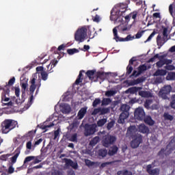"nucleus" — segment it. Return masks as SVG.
<instances>
[{"instance_id":"nucleus-23","label":"nucleus","mask_w":175,"mask_h":175,"mask_svg":"<svg viewBox=\"0 0 175 175\" xmlns=\"http://www.w3.org/2000/svg\"><path fill=\"white\" fill-rule=\"evenodd\" d=\"M118 152V147L116 146H113L111 147L108 151V154L109 157H113V155H116L117 152Z\"/></svg>"},{"instance_id":"nucleus-49","label":"nucleus","mask_w":175,"mask_h":175,"mask_svg":"<svg viewBox=\"0 0 175 175\" xmlns=\"http://www.w3.org/2000/svg\"><path fill=\"white\" fill-rule=\"evenodd\" d=\"M69 140H70V142H73L77 143V133L72 134L70 136Z\"/></svg>"},{"instance_id":"nucleus-54","label":"nucleus","mask_w":175,"mask_h":175,"mask_svg":"<svg viewBox=\"0 0 175 175\" xmlns=\"http://www.w3.org/2000/svg\"><path fill=\"white\" fill-rule=\"evenodd\" d=\"M167 36H169V33H167V27H164L163 29V38L167 39Z\"/></svg>"},{"instance_id":"nucleus-2","label":"nucleus","mask_w":175,"mask_h":175,"mask_svg":"<svg viewBox=\"0 0 175 175\" xmlns=\"http://www.w3.org/2000/svg\"><path fill=\"white\" fill-rule=\"evenodd\" d=\"M17 121L12 119H5L1 124V133L3 135H8L9 132H11V131H13V129L17 126Z\"/></svg>"},{"instance_id":"nucleus-63","label":"nucleus","mask_w":175,"mask_h":175,"mask_svg":"<svg viewBox=\"0 0 175 175\" xmlns=\"http://www.w3.org/2000/svg\"><path fill=\"white\" fill-rule=\"evenodd\" d=\"M131 17H132L133 20H136V17H137V12L134 11L131 12Z\"/></svg>"},{"instance_id":"nucleus-50","label":"nucleus","mask_w":175,"mask_h":175,"mask_svg":"<svg viewBox=\"0 0 175 175\" xmlns=\"http://www.w3.org/2000/svg\"><path fill=\"white\" fill-rule=\"evenodd\" d=\"M18 153H15V154L11 157V162L12 164L16 163L17 162V158H18Z\"/></svg>"},{"instance_id":"nucleus-34","label":"nucleus","mask_w":175,"mask_h":175,"mask_svg":"<svg viewBox=\"0 0 175 175\" xmlns=\"http://www.w3.org/2000/svg\"><path fill=\"white\" fill-rule=\"evenodd\" d=\"M174 10V5L173 4H170L169 6V12L170 13L171 16L173 17V23H175V11Z\"/></svg>"},{"instance_id":"nucleus-14","label":"nucleus","mask_w":175,"mask_h":175,"mask_svg":"<svg viewBox=\"0 0 175 175\" xmlns=\"http://www.w3.org/2000/svg\"><path fill=\"white\" fill-rule=\"evenodd\" d=\"M170 91H172V87H164L163 90L160 92V95H161V98H163V99H167V94H170Z\"/></svg>"},{"instance_id":"nucleus-57","label":"nucleus","mask_w":175,"mask_h":175,"mask_svg":"<svg viewBox=\"0 0 175 175\" xmlns=\"http://www.w3.org/2000/svg\"><path fill=\"white\" fill-rule=\"evenodd\" d=\"M9 157H10V154H2L1 156H0V161H8V158H9Z\"/></svg>"},{"instance_id":"nucleus-1","label":"nucleus","mask_w":175,"mask_h":175,"mask_svg":"<svg viewBox=\"0 0 175 175\" xmlns=\"http://www.w3.org/2000/svg\"><path fill=\"white\" fill-rule=\"evenodd\" d=\"M113 10H114L111 11L110 20H111V21L120 23L122 20V17L125 16V12L128 10V4L121 3L120 8L116 11L115 14H113Z\"/></svg>"},{"instance_id":"nucleus-27","label":"nucleus","mask_w":175,"mask_h":175,"mask_svg":"<svg viewBox=\"0 0 175 175\" xmlns=\"http://www.w3.org/2000/svg\"><path fill=\"white\" fill-rule=\"evenodd\" d=\"M85 71L83 70L79 72V75L75 81V84H77V85H78V84H80V83H83V73H85Z\"/></svg>"},{"instance_id":"nucleus-47","label":"nucleus","mask_w":175,"mask_h":175,"mask_svg":"<svg viewBox=\"0 0 175 175\" xmlns=\"http://www.w3.org/2000/svg\"><path fill=\"white\" fill-rule=\"evenodd\" d=\"M100 103H102L100 98H95L94 100L93 101L92 106L93 107H96V106H98V105H100Z\"/></svg>"},{"instance_id":"nucleus-37","label":"nucleus","mask_w":175,"mask_h":175,"mask_svg":"<svg viewBox=\"0 0 175 175\" xmlns=\"http://www.w3.org/2000/svg\"><path fill=\"white\" fill-rule=\"evenodd\" d=\"M166 80H168V81L175 80V72H169L166 77Z\"/></svg>"},{"instance_id":"nucleus-12","label":"nucleus","mask_w":175,"mask_h":175,"mask_svg":"<svg viewBox=\"0 0 175 175\" xmlns=\"http://www.w3.org/2000/svg\"><path fill=\"white\" fill-rule=\"evenodd\" d=\"M146 172L150 175H159L161 170H159V168H154L152 170V165L149 164L146 166Z\"/></svg>"},{"instance_id":"nucleus-55","label":"nucleus","mask_w":175,"mask_h":175,"mask_svg":"<svg viewBox=\"0 0 175 175\" xmlns=\"http://www.w3.org/2000/svg\"><path fill=\"white\" fill-rule=\"evenodd\" d=\"M35 159V157L33 156H29L27 157L24 160V163H27V162H31V161Z\"/></svg>"},{"instance_id":"nucleus-58","label":"nucleus","mask_w":175,"mask_h":175,"mask_svg":"<svg viewBox=\"0 0 175 175\" xmlns=\"http://www.w3.org/2000/svg\"><path fill=\"white\" fill-rule=\"evenodd\" d=\"M113 126H114V121L112 120L107 124V129L108 131H110V129H111V128H113Z\"/></svg>"},{"instance_id":"nucleus-19","label":"nucleus","mask_w":175,"mask_h":175,"mask_svg":"<svg viewBox=\"0 0 175 175\" xmlns=\"http://www.w3.org/2000/svg\"><path fill=\"white\" fill-rule=\"evenodd\" d=\"M88 109V107H82L79 111V112L77 113L78 120H83V118H84V116H85V114L87 113Z\"/></svg>"},{"instance_id":"nucleus-35","label":"nucleus","mask_w":175,"mask_h":175,"mask_svg":"<svg viewBox=\"0 0 175 175\" xmlns=\"http://www.w3.org/2000/svg\"><path fill=\"white\" fill-rule=\"evenodd\" d=\"M140 90H142L141 87H133L129 88V92H130V94H136V92L140 91Z\"/></svg>"},{"instance_id":"nucleus-42","label":"nucleus","mask_w":175,"mask_h":175,"mask_svg":"<svg viewBox=\"0 0 175 175\" xmlns=\"http://www.w3.org/2000/svg\"><path fill=\"white\" fill-rule=\"evenodd\" d=\"M109 113H110V108H101L99 116H105V114H107Z\"/></svg>"},{"instance_id":"nucleus-28","label":"nucleus","mask_w":175,"mask_h":175,"mask_svg":"<svg viewBox=\"0 0 175 175\" xmlns=\"http://www.w3.org/2000/svg\"><path fill=\"white\" fill-rule=\"evenodd\" d=\"M146 70H147V66H146V64L140 65L138 67V72L137 74V76H140V75H142L143 72H146Z\"/></svg>"},{"instance_id":"nucleus-32","label":"nucleus","mask_w":175,"mask_h":175,"mask_svg":"<svg viewBox=\"0 0 175 175\" xmlns=\"http://www.w3.org/2000/svg\"><path fill=\"white\" fill-rule=\"evenodd\" d=\"M111 103V100L109 98H103L101 100V106H108Z\"/></svg>"},{"instance_id":"nucleus-39","label":"nucleus","mask_w":175,"mask_h":175,"mask_svg":"<svg viewBox=\"0 0 175 175\" xmlns=\"http://www.w3.org/2000/svg\"><path fill=\"white\" fill-rule=\"evenodd\" d=\"M163 117L165 120H167L168 121H173L174 120V117L169 114V113H164Z\"/></svg>"},{"instance_id":"nucleus-21","label":"nucleus","mask_w":175,"mask_h":175,"mask_svg":"<svg viewBox=\"0 0 175 175\" xmlns=\"http://www.w3.org/2000/svg\"><path fill=\"white\" fill-rule=\"evenodd\" d=\"M21 87L22 88L21 92L22 95L21 97L24 98L25 96V91H27V89L28 88V82L26 81L25 82H21Z\"/></svg>"},{"instance_id":"nucleus-16","label":"nucleus","mask_w":175,"mask_h":175,"mask_svg":"<svg viewBox=\"0 0 175 175\" xmlns=\"http://www.w3.org/2000/svg\"><path fill=\"white\" fill-rule=\"evenodd\" d=\"M107 75V73H106L105 72L98 71L97 72H96L94 81L96 82L98 80H103V81L106 79Z\"/></svg>"},{"instance_id":"nucleus-13","label":"nucleus","mask_w":175,"mask_h":175,"mask_svg":"<svg viewBox=\"0 0 175 175\" xmlns=\"http://www.w3.org/2000/svg\"><path fill=\"white\" fill-rule=\"evenodd\" d=\"M167 40H169L168 38H165V37L162 38V36L161 34H159L157 37L158 49H160L161 47H162V46H163V44H165L166 42H167Z\"/></svg>"},{"instance_id":"nucleus-30","label":"nucleus","mask_w":175,"mask_h":175,"mask_svg":"<svg viewBox=\"0 0 175 175\" xmlns=\"http://www.w3.org/2000/svg\"><path fill=\"white\" fill-rule=\"evenodd\" d=\"M62 107H63V113H65V114H68L70 111H72V108L70 107V105L68 104H64Z\"/></svg>"},{"instance_id":"nucleus-9","label":"nucleus","mask_w":175,"mask_h":175,"mask_svg":"<svg viewBox=\"0 0 175 175\" xmlns=\"http://www.w3.org/2000/svg\"><path fill=\"white\" fill-rule=\"evenodd\" d=\"M96 132V124H85V136H91Z\"/></svg>"},{"instance_id":"nucleus-38","label":"nucleus","mask_w":175,"mask_h":175,"mask_svg":"<svg viewBox=\"0 0 175 175\" xmlns=\"http://www.w3.org/2000/svg\"><path fill=\"white\" fill-rule=\"evenodd\" d=\"M144 79L143 78H138L131 82V85H136L137 84H140V83H143Z\"/></svg>"},{"instance_id":"nucleus-20","label":"nucleus","mask_w":175,"mask_h":175,"mask_svg":"<svg viewBox=\"0 0 175 175\" xmlns=\"http://www.w3.org/2000/svg\"><path fill=\"white\" fill-rule=\"evenodd\" d=\"M10 92V89L3 90V92L1 94V100H3V102H9L10 98L9 97H6V95L9 96Z\"/></svg>"},{"instance_id":"nucleus-17","label":"nucleus","mask_w":175,"mask_h":175,"mask_svg":"<svg viewBox=\"0 0 175 175\" xmlns=\"http://www.w3.org/2000/svg\"><path fill=\"white\" fill-rule=\"evenodd\" d=\"M138 131L140 132V133H146V135L150 133V129L144 124H141L138 126Z\"/></svg>"},{"instance_id":"nucleus-41","label":"nucleus","mask_w":175,"mask_h":175,"mask_svg":"<svg viewBox=\"0 0 175 175\" xmlns=\"http://www.w3.org/2000/svg\"><path fill=\"white\" fill-rule=\"evenodd\" d=\"M106 122H107V119H106V118L100 119L97 122V126H103V125H105V124H106Z\"/></svg>"},{"instance_id":"nucleus-22","label":"nucleus","mask_w":175,"mask_h":175,"mask_svg":"<svg viewBox=\"0 0 175 175\" xmlns=\"http://www.w3.org/2000/svg\"><path fill=\"white\" fill-rule=\"evenodd\" d=\"M139 95L142 98H152V94L148 91H139Z\"/></svg>"},{"instance_id":"nucleus-62","label":"nucleus","mask_w":175,"mask_h":175,"mask_svg":"<svg viewBox=\"0 0 175 175\" xmlns=\"http://www.w3.org/2000/svg\"><path fill=\"white\" fill-rule=\"evenodd\" d=\"M15 90V95L17 98L20 97V88L18 87H15L14 88Z\"/></svg>"},{"instance_id":"nucleus-3","label":"nucleus","mask_w":175,"mask_h":175,"mask_svg":"<svg viewBox=\"0 0 175 175\" xmlns=\"http://www.w3.org/2000/svg\"><path fill=\"white\" fill-rule=\"evenodd\" d=\"M87 27L83 26L77 30L75 33V39L76 42H79L80 43L84 42V39L87 38Z\"/></svg>"},{"instance_id":"nucleus-24","label":"nucleus","mask_w":175,"mask_h":175,"mask_svg":"<svg viewBox=\"0 0 175 175\" xmlns=\"http://www.w3.org/2000/svg\"><path fill=\"white\" fill-rule=\"evenodd\" d=\"M143 120L144 121L145 124H147V125H150V126H152V125L155 124V122L154 120H152L151 116H145Z\"/></svg>"},{"instance_id":"nucleus-15","label":"nucleus","mask_w":175,"mask_h":175,"mask_svg":"<svg viewBox=\"0 0 175 175\" xmlns=\"http://www.w3.org/2000/svg\"><path fill=\"white\" fill-rule=\"evenodd\" d=\"M64 161L66 166H70L72 169H75V170L79 169V164H77V162H74L70 159H64Z\"/></svg>"},{"instance_id":"nucleus-7","label":"nucleus","mask_w":175,"mask_h":175,"mask_svg":"<svg viewBox=\"0 0 175 175\" xmlns=\"http://www.w3.org/2000/svg\"><path fill=\"white\" fill-rule=\"evenodd\" d=\"M117 140L113 135H107L103 139V146L104 147H109L111 144H114V142Z\"/></svg>"},{"instance_id":"nucleus-10","label":"nucleus","mask_w":175,"mask_h":175,"mask_svg":"<svg viewBox=\"0 0 175 175\" xmlns=\"http://www.w3.org/2000/svg\"><path fill=\"white\" fill-rule=\"evenodd\" d=\"M134 117L139 121H143L144 118L146 117V112H144V109L142 107L137 108L135 111Z\"/></svg>"},{"instance_id":"nucleus-31","label":"nucleus","mask_w":175,"mask_h":175,"mask_svg":"<svg viewBox=\"0 0 175 175\" xmlns=\"http://www.w3.org/2000/svg\"><path fill=\"white\" fill-rule=\"evenodd\" d=\"M100 138L99 137L96 136L94 137L90 142V146L92 147H94V146H96L98 143H99Z\"/></svg>"},{"instance_id":"nucleus-5","label":"nucleus","mask_w":175,"mask_h":175,"mask_svg":"<svg viewBox=\"0 0 175 175\" xmlns=\"http://www.w3.org/2000/svg\"><path fill=\"white\" fill-rule=\"evenodd\" d=\"M113 40H116V42H129V40H133V39H135V37H131V35L127 36L125 38L118 36V30L117 29V27L113 29Z\"/></svg>"},{"instance_id":"nucleus-64","label":"nucleus","mask_w":175,"mask_h":175,"mask_svg":"<svg viewBox=\"0 0 175 175\" xmlns=\"http://www.w3.org/2000/svg\"><path fill=\"white\" fill-rule=\"evenodd\" d=\"M123 175H132V172L126 170L123 171Z\"/></svg>"},{"instance_id":"nucleus-43","label":"nucleus","mask_w":175,"mask_h":175,"mask_svg":"<svg viewBox=\"0 0 175 175\" xmlns=\"http://www.w3.org/2000/svg\"><path fill=\"white\" fill-rule=\"evenodd\" d=\"M67 53L68 54H69V55H73V54H76L77 53H79V49H69L67 50Z\"/></svg>"},{"instance_id":"nucleus-51","label":"nucleus","mask_w":175,"mask_h":175,"mask_svg":"<svg viewBox=\"0 0 175 175\" xmlns=\"http://www.w3.org/2000/svg\"><path fill=\"white\" fill-rule=\"evenodd\" d=\"M144 30L137 31V33L135 35V39H140V38L143 36V33H144Z\"/></svg>"},{"instance_id":"nucleus-29","label":"nucleus","mask_w":175,"mask_h":175,"mask_svg":"<svg viewBox=\"0 0 175 175\" xmlns=\"http://www.w3.org/2000/svg\"><path fill=\"white\" fill-rule=\"evenodd\" d=\"M66 46L64 44L59 46L58 49H57L55 46H53L51 48V51H54L55 54H57L58 51H61V50H64Z\"/></svg>"},{"instance_id":"nucleus-56","label":"nucleus","mask_w":175,"mask_h":175,"mask_svg":"<svg viewBox=\"0 0 175 175\" xmlns=\"http://www.w3.org/2000/svg\"><path fill=\"white\" fill-rule=\"evenodd\" d=\"M112 163H114V161H109V162L103 163H101L100 167L101 169H103V167H106L107 166V165H111Z\"/></svg>"},{"instance_id":"nucleus-52","label":"nucleus","mask_w":175,"mask_h":175,"mask_svg":"<svg viewBox=\"0 0 175 175\" xmlns=\"http://www.w3.org/2000/svg\"><path fill=\"white\" fill-rule=\"evenodd\" d=\"M151 103H152V100H146L144 103V107H146V109H150Z\"/></svg>"},{"instance_id":"nucleus-4","label":"nucleus","mask_w":175,"mask_h":175,"mask_svg":"<svg viewBox=\"0 0 175 175\" xmlns=\"http://www.w3.org/2000/svg\"><path fill=\"white\" fill-rule=\"evenodd\" d=\"M120 110L122 111L118 120V124H124L125 120L129 117V105L124 104L120 107Z\"/></svg>"},{"instance_id":"nucleus-8","label":"nucleus","mask_w":175,"mask_h":175,"mask_svg":"<svg viewBox=\"0 0 175 175\" xmlns=\"http://www.w3.org/2000/svg\"><path fill=\"white\" fill-rule=\"evenodd\" d=\"M36 80V79L35 78H33L31 80V85H30V88H29L31 96L27 103V105L29 106V107L31 106V105H32L33 103V92H35V90H36V85L35 84Z\"/></svg>"},{"instance_id":"nucleus-61","label":"nucleus","mask_w":175,"mask_h":175,"mask_svg":"<svg viewBox=\"0 0 175 175\" xmlns=\"http://www.w3.org/2000/svg\"><path fill=\"white\" fill-rule=\"evenodd\" d=\"M85 162L86 166H94V165H95L94 162H92L91 161V160H89V159H86Z\"/></svg>"},{"instance_id":"nucleus-6","label":"nucleus","mask_w":175,"mask_h":175,"mask_svg":"<svg viewBox=\"0 0 175 175\" xmlns=\"http://www.w3.org/2000/svg\"><path fill=\"white\" fill-rule=\"evenodd\" d=\"M131 139H133L131 142V148H137L141 143L143 142V136L142 134L137 133L135 137H131Z\"/></svg>"},{"instance_id":"nucleus-44","label":"nucleus","mask_w":175,"mask_h":175,"mask_svg":"<svg viewBox=\"0 0 175 175\" xmlns=\"http://www.w3.org/2000/svg\"><path fill=\"white\" fill-rule=\"evenodd\" d=\"M156 65L158 68H162L163 65H166V62L163 60V59H160L159 61L157 62Z\"/></svg>"},{"instance_id":"nucleus-59","label":"nucleus","mask_w":175,"mask_h":175,"mask_svg":"<svg viewBox=\"0 0 175 175\" xmlns=\"http://www.w3.org/2000/svg\"><path fill=\"white\" fill-rule=\"evenodd\" d=\"M23 137H29L32 139L33 137V131H29L28 133L25 134Z\"/></svg>"},{"instance_id":"nucleus-48","label":"nucleus","mask_w":175,"mask_h":175,"mask_svg":"<svg viewBox=\"0 0 175 175\" xmlns=\"http://www.w3.org/2000/svg\"><path fill=\"white\" fill-rule=\"evenodd\" d=\"M42 80L44 81H46L47 79L49 78V74L46 72V71H42L40 72Z\"/></svg>"},{"instance_id":"nucleus-25","label":"nucleus","mask_w":175,"mask_h":175,"mask_svg":"<svg viewBox=\"0 0 175 175\" xmlns=\"http://www.w3.org/2000/svg\"><path fill=\"white\" fill-rule=\"evenodd\" d=\"M97 154L99 158H105L107 155V150L106 148H101L98 150Z\"/></svg>"},{"instance_id":"nucleus-36","label":"nucleus","mask_w":175,"mask_h":175,"mask_svg":"<svg viewBox=\"0 0 175 175\" xmlns=\"http://www.w3.org/2000/svg\"><path fill=\"white\" fill-rule=\"evenodd\" d=\"M117 94V92L115 90H108L105 92V96L110 98V96H114Z\"/></svg>"},{"instance_id":"nucleus-46","label":"nucleus","mask_w":175,"mask_h":175,"mask_svg":"<svg viewBox=\"0 0 175 175\" xmlns=\"http://www.w3.org/2000/svg\"><path fill=\"white\" fill-rule=\"evenodd\" d=\"M118 28L122 32H125V31H129V29H128V25L127 24L126 25L122 24V25H119Z\"/></svg>"},{"instance_id":"nucleus-18","label":"nucleus","mask_w":175,"mask_h":175,"mask_svg":"<svg viewBox=\"0 0 175 175\" xmlns=\"http://www.w3.org/2000/svg\"><path fill=\"white\" fill-rule=\"evenodd\" d=\"M86 76L92 81H95V76H96V70H89L85 72Z\"/></svg>"},{"instance_id":"nucleus-26","label":"nucleus","mask_w":175,"mask_h":175,"mask_svg":"<svg viewBox=\"0 0 175 175\" xmlns=\"http://www.w3.org/2000/svg\"><path fill=\"white\" fill-rule=\"evenodd\" d=\"M166 70L163 69H158L154 74L153 76L158 77V76H166Z\"/></svg>"},{"instance_id":"nucleus-33","label":"nucleus","mask_w":175,"mask_h":175,"mask_svg":"<svg viewBox=\"0 0 175 175\" xmlns=\"http://www.w3.org/2000/svg\"><path fill=\"white\" fill-rule=\"evenodd\" d=\"M16 83V78L13 77L12 79H10L8 83V84L5 86V90H9V87H12L13 84Z\"/></svg>"},{"instance_id":"nucleus-45","label":"nucleus","mask_w":175,"mask_h":175,"mask_svg":"<svg viewBox=\"0 0 175 175\" xmlns=\"http://www.w3.org/2000/svg\"><path fill=\"white\" fill-rule=\"evenodd\" d=\"M57 64H58V60H57L55 59H53V60H51L50 64L46 66V68L49 69L50 68V65L51 64V69H53V68H54L57 65Z\"/></svg>"},{"instance_id":"nucleus-11","label":"nucleus","mask_w":175,"mask_h":175,"mask_svg":"<svg viewBox=\"0 0 175 175\" xmlns=\"http://www.w3.org/2000/svg\"><path fill=\"white\" fill-rule=\"evenodd\" d=\"M136 132H137V129H136V126H130L127 129V132H126V136L127 137H135L136 136Z\"/></svg>"},{"instance_id":"nucleus-40","label":"nucleus","mask_w":175,"mask_h":175,"mask_svg":"<svg viewBox=\"0 0 175 175\" xmlns=\"http://www.w3.org/2000/svg\"><path fill=\"white\" fill-rule=\"evenodd\" d=\"M170 106L172 109H174L175 110V94H173L171 96V101L170 103Z\"/></svg>"},{"instance_id":"nucleus-60","label":"nucleus","mask_w":175,"mask_h":175,"mask_svg":"<svg viewBox=\"0 0 175 175\" xmlns=\"http://www.w3.org/2000/svg\"><path fill=\"white\" fill-rule=\"evenodd\" d=\"M132 70H133V67H132V66H128L126 67V75H131L132 73Z\"/></svg>"},{"instance_id":"nucleus-53","label":"nucleus","mask_w":175,"mask_h":175,"mask_svg":"<svg viewBox=\"0 0 175 175\" xmlns=\"http://www.w3.org/2000/svg\"><path fill=\"white\" fill-rule=\"evenodd\" d=\"M101 107L95 108L92 113V116H96V114H100Z\"/></svg>"}]
</instances>
